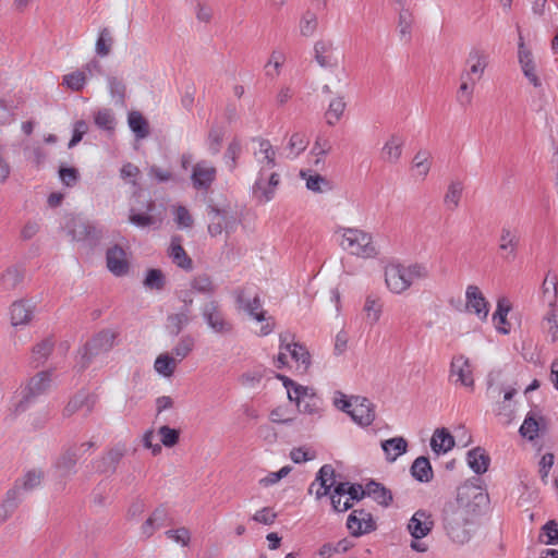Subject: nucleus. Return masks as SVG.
Instances as JSON below:
<instances>
[{"instance_id":"nucleus-51","label":"nucleus","mask_w":558,"mask_h":558,"mask_svg":"<svg viewBox=\"0 0 558 558\" xmlns=\"http://www.w3.org/2000/svg\"><path fill=\"white\" fill-rule=\"evenodd\" d=\"M318 27L317 14L311 10H307L301 16L299 23L300 34L304 37H311L315 34Z\"/></svg>"},{"instance_id":"nucleus-48","label":"nucleus","mask_w":558,"mask_h":558,"mask_svg":"<svg viewBox=\"0 0 558 558\" xmlns=\"http://www.w3.org/2000/svg\"><path fill=\"white\" fill-rule=\"evenodd\" d=\"M476 83L460 76V86L457 92V101L462 108L472 104Z\"/></svg>"},{"instance_id":"nucleus-54","label":"nucleus","mask_w":558,"mask_h":558,"mask_svg":"<svg viewBox=\"0 0 558 558\" xmlns=\"http://www.w3.org/2000/svg\"><path fill=\"white\" fill-rule=\"evenodd\" d=\"M345 106L342 97H336L329 102L326 111V122L328 125H335L341 119Z\"/></svg>"},{"instance_id":"nucleus-30","label":"nucleus","mask_w":558,"mask_h":558,"mask_svg":"<svg viewBox=\"0 0 558 558\" xmlns=\"http://www.w3.org/2000/svg\"><path fill=\"white\" fill-rule=\"evenodd\" d=\"M404 140L398 134H392L381 148V158L389 163H397L402 155Z\"/></svg>"},{"instance_id":"nucleus-5","label":"nucleus","mask_w":558,"mask_h":558,"mask_svg":"<svg viewBox=\"0 0 558 558\" xmlns=\"http://www.w3.org/2000/svg\"><path fill=\"white\" fill-rule=\"evenodd\" d=\"M235 302L239 308L243 310L251 318L258 323L266 322L259 330V336H267L274 330L271 318L266 317V311L259 295L253 293L251 288H242L235 291Z\"/></svg>"},{"instance_id":"nucleus-45","label":"nucleus","mask_w":558,"mask_h":558,"mask_svg":"<svg viewBox=\"0 0 558 558\" xmlns=\"http://www.w3.org/2000/svg\"><path fill=\"white\" fill-rule=\"evenodd\" d=\"M191 322L190 310L182 307L178 313L168 316L170 332L178 336Z\"/></svg>"},{"instance_id":"nucleus-6","label":"nucleus","mask_w":558,"mask_h":558,"mask_svg":"<svg viewBox=\"0 0 558 558\" xmlns=\"http://www.w3.org/2000/svg\"><path fill=\"white\" fill-rule=\"evenodd\" d=\"M51 381V371H41L31 377L22 389L21 399L14 404V412L20 413L25 411L38 397L45 395L50 389Z\"/></svg>"},{"instance_id":"nucleus-61","label":"nucleus","mask_w":558,"mask_h":558,"mask_svg":"<svg viewBox=\"0 0 558 558\" xmlns=\"http://www.w3.org/2000/svg\"><path fill=\"white\" fill-rule=\"evenodd\" d=\"M174 221L180 229H189L193 227L194 219L185 206L178 205L173 207Z\"/></svg>"},{"instance_id":"nucleus-62","label":"nucleus","mask_w":558,"mask_h":558,"mask_svg":"<svg viewBox=\"0 0 558 558\" xmlns=\"http://www.w3.org/2000/svg\"><path fill=\"white\" fill-rule=\"evenodd\" d=\"M292 360L307 368L311 364V356L305 347L299 343H293L290 350L287 351Z\"/></svg>"},{"instance_id":"nucleus-43","label":"nucleus","mask_w":558,"mask_h":558,"mask_svg":"<svg viewBox=\"0 0 558 558\" xmlns=\"http://www.w3.org/2000/svg\"><path fill=\"white\" fill-rule=\"evenodd\" d=\"M128 123L136 138L142 140L148 136L149 128L146 119L138 111H131L128 117Z\"/></svg>"},{"instance_id":"nucleus-21","label":"nucleus","mask_w":558,"mask_h":558,"mask_svg":"<svg viewBox=\"0 0 558 558\" xmlns=\"http://www.w3.org/2000/svg\"><path fill=\"white\" fill-rule=\"evenodd\" d=\"M96 404V396L86 390L77 391L63 409V416L70 417L80 410L90 413Z\"/></svg>"},{"instance_id":"nucleus-63","label":"nucleus","mask_w":558,"mask_h":558,"mask_svg":"<svg viewBox=\"0 0 558 558\" xmlns=\"http://www.w3.org/2000/svg\"><path fill=\"white\" fill-rule=\"evenodd\" d=\"M158 436L160 438L161 444L165 447H169L170 448V447H173L174 445L178 444L179 437H180V433L175 428H171V427H169L167 425H163V426L159 427Z\"/></svg>"},{"instance_id":"nucleus-33","label":"nucleus","mask_w":558,"mask_h":558,"mask_svg":"<svg viewBox=\"0 0 558 558\" xmlns=\"http://www.w3.org/2000/svg\"><path fill=\"white\" fill-rule=\"evenodd\" d=\"M11 314V324L13 326H22L26 325L32 320L33 317V306L28 304V302L21 300L16 301L11 305L10 310Z\"/></svg>"},{"instance_id":"nucleus-40","label":"nucleus","mask_w":558,"mask_h":558,"mask_svg":"<svg viewBox=\"0 0 558 558\" xmlns=\"http://www.w3.org/2000/svg\"><path fill=\"white\" fill-rule=\"evenodd\" d=\"M463 193V184L461 181H452L449 183L444 196V205L450 211L456 210L459 205Z\"/></svg>"},{"instance_id":"nucleus-56","label":"nucleus","mask_w":558,"mask_h":558,"mask_svg":"<svg viewBox=\"0 0 558 558\" xmlns=\"http://www.w3.org/2000/svg\"><path fill=\"white\" fill-rule=\"evenodd\" d=\"M191 288L198 293L209 295L216 291V286L207 274L195 276L191 281Z\"/></svg>"},{"instance_id":"nucleus-29","label":"nucleus","mask_w":558,"mask_h":558,"mask_svg":"<svg viewBox=\"0 0 558 558\" xmlns=\"http://www.w3.org/2000/svg\"><path fill=\"white\" fill-rule=\"evenodd\" d=\"M414 25V15L408 8H400L397 22V32L399 39L403 44H410L412 40Z\"/></svg>"},{"instance_id":"nucleus-28","label":"nucleus","mask_w":558,"mask_h":558,"mask_svg":"<svg viewBox=\"0 0 558 558\" xmlns=\"http://www.w3.org/2000/svg\"><path fill=\"white\" fill-rule=\"evenodd\" d=\"M80 459V453L75 447H69L61 453L54 462V468L61 477H66L75 473V465Z\"/></svg>"},{"instance_id":"nucleus-9","label":"nucleus","mask_w":558,"mask_h":558,"mask_svg":"<svg viewBox=\"0 0 558 558\" xmlns=\"http://www.w3.org/2000/svg\"><path fill=\"white\" fill-rule=\"evenodd\" d=\"M280 182L281 175L278 171H257L251 189L252 196L258 203L266 204L275 198Z\"/></svg>"},{"instance_id":"nucleus-20","label":"nucleus","mask_w":558,"mask_h":558,"mask_svg":"<svg viewBox=\"0 0 558 558\" xmlns=\"http://www.w3.org/2000/svg\"><path fill=\"white\" fill-rule=\"evenodd\" d=\"M125 453V445L118 444L94 462V469L99 473H113Z\"/></svg>"},{"instance_id":"nucleus-35","label":"nucleus","mask_w":558,"mask_h":558,"mask_svg":"<svg viewBox=\"0 0 558 558\" xmlns=\"http://www.w3.org/2000/svg\"><path fill=\"white\" fill-rule=\"evenodd\" d=\"M381 448L386 454L387 461L393 462L407 452L408 441L403 437H393L381 441Z\"/></svg>"},{"instance_id":"nucleus-11","label":"nucleus","mask_w":558,"mask_h":558,"mask_svg":"<svg viewBox=\"0 0 558 558\" xmlns=\"http://www.w3.org/2000/svg\"><path fill=\"white\" fill-rule=\"evenodd\" d=\"M518 62L520 64L523 76L537 90L543 89V81L541 71L537 66L532 51L525 46L523 37L519 36L518 43Z\"/></svg>"},{"instance_id":"nucleus-16","label":"nucleus","mask_w":558,"mask_h":558,"mask_svg":"<svg viewBox=\"0 0 558 558\" xmlns=\"http://www.w3.org/2000/svg\"><path fill=\"white\" fill-rule=\"evenodd\" d=\"M347 527L351 535L357 537L373 532L376 529V522L369 512L364 509H356L349 514Z\"/></svg>"},{"instance_id":"nucleus-44","label":"nucleus","mask_w":558,"mask_h":558,"mask_svg":"<svg viewBox=\"0 0 558 558\" xmlns=\"http://www.w3.org/2000/svg\"><path fill=\"white\" fill-rule=\"evenodd\" d=\"M155 208V203L153 201L147 202L146 205V214L136 213L133 208L130 209L129 221L140 228H146L153 226L157 222L156 218L149 213H151Z\"/></svg>"},{"instance_id":"nucleus-10","label":"nucleus","mask_w":558,"mask_h":558,"mask_svg":"<svg viewBox=\"0 0 558 558\" xmlns=\"http://www.w3.org/2000/svg\"><path fill=\"white\" fill-rule=\"evenodd\" d=\"M208 217L210 220L208 225V232L213 236L221 234L222 231L231 233L240 223L236 213L230 208H218L216 206H209Z\"/></svg>"},{"instance_id":"nucleus-8","label":"nucleus","mask_w":558,"mask_h":558,"mask_svg":"<svg viewBox=\"0 0 558 558\" xmlns=\"http://www.w3.org/2000/svg\"><path fill=\"white\" fill-rule=\"evenodd\" d=\"M487 504V493L478 485L466 483L458 488L457 500L453 505L458 508H464L463 510L473 517Z\"/></svg>"},{"instance_id":"nucleus-31","label":"nucleus","mask_w":558,"mask_h":558,"mask_svg":"<svg viewBox=\"0 0 558 558\" xmlns=\"http://www.w3.org/2000/svg\"><path fill=\"white\" fill-rule=\"evenodd\" d=\"M466 462L474 473L484 474L488 470L490 458L483 448L476 447L468 451Z\"/></svg>"},{"instance_id":"nucleus-58","label":"nucleus","mask_w":558,"mask_h":558,"mask_svg":"<svg viewBox=\"0 0 558 558\" xmlns=\"http://www.w3.org/2000/svg\"><path fill=\"white\" fill-rule=\"evenodd\" d=\"M241 150L242 146L239 140L234 138L229 143L223 155V160L229 171H234L236 168V160L241 154Z\"/></svg>"},{"instance_id":"nucleus-41","label":"nucleus","mask_w":558,"mask_h":558,"mask_svg":"<svg viewBox=\"0 0 558 558\" xmlns=\"http://www.w3.org/2000/svg\"><path fill=\"white\" fill-rule=\"evenodd\" d=\"M44 478V472L41 470H29L21 478L15 481L16 485L20 483V495L22 493H28L37 488Z\"/></svg>"},{"instance_id":"nucleus-57","label":"nucleus","mask_w":558,"mask_h":558,"mask_svg":"<svg viewBox=\"0 0 558 558\" xmlns=\"http://www.w3.org/2000/svg\"><path fill=\"white\" fill-rule=\"evenodd\" d=\"M542 298L548 306H555L557 300V278L554 276L549 278V274L544 279L542 284Z\"/></svg>"},{"instance_id":"nucleus-27","label":"nucleus","mask_w":558,"mask_h":558,"mask_svg":"<svg viewBox=\"0 0 558 558\" xmlns=\"http://www.w3.org/2000/svg\"><path fill=\"white\" fill-rule=\"evenodd\" d=\"M543 423L544 417L541 412L532 410L526 414L522 425L519 428V433L523 438L532 441L538 437V433Z\"/></svg>"},{"instance_id":"nucleus-52","label":"nucleus","mask_w":558,"mask_h":558,"mask_svg":"<svg viewBox=\"0 0 558 558\" xmlns=\"http://www.w3.org/2000/svg\"><path fill=\"white\" fill-rule=\"evenodd\" d=\"M113 38L108 27H104L99 31L98 37L95 45V52L99 57H107L112 48Z\"/></svg>"},{"instance_id":"nucleus-2","label":"nucleus","mask_w":558,"mask_h":558,"mask_svg":"<svg viewBox=\"0 0 558 558\" xmlns=\"http://www.w3.org/2000/svg\"><path fill=\"white\" fill-rule=\"evenodd\" d=\"M429 272L421 263L389 264L385 269V282L390 292L401 294L415 282L425 280Z\"/></svg>"},{"instance_id":"nucleus-4","label":"nucleus","mask_w":558,"mask_h":558,"mask_svg":"<svg viewBox=\"0 0 558 558\" xmlns=\"http://www.w3.org/2000/svg\"><path fill=\"white\" fill-rule=\"evenodd\" d=\"M449 505L444 511V526L450 539L457 544H465L471 538L473 517L469 512Z\"/></svg>"},{"instance_id":"nucleus-53","label":"nucleus","mask_w":558,"mask_h":558,"mask_svg":"<svg viewBox=\"0 0 558 558\" xmlns=\"http://www.w3.org/2000/svg\"><path fill=\"white\" fill-rule=\"evenodd\" d=\"M195 347V339L191 335H183L172 349V354L180 362L184 360Z\"/></svg>"},{"instance_id":"nucleus-59","label":"nucleus","mask_w":558,"mask_h":558,"mask_svg":"<svg viewBox=\"0 0 558 558\" xmlns=\"http://www.w3.org/2000/svg\"><path fill=\"white\" fill-rule=\"evenodd\" d=\"M23 278L21 270L15 267H9L1 276L0 282L4 290L14 289Z\"/></svg>"},{"instance_id":"nucleus-12","label":"nucleus","mask_w":558,"mask_h":558,"mask_svg":"<svg viewBox=\"0 0 558 558\" xmlns=\"http://www.w3.org/2000/svg\"><path fill=\"white\" fill-rule=\"evenodd\" d=\"M253 143L256 146L253 148V157L257 166V171H277L279 166L277 148L267 138L255 137Z\"/></svg>"},{"instance_id":"nucleus-18","label":"nucleus","mask_w":558,"mask_h":558,"mask_svg":"<svg viewBox=\"0 0 558 558\" xmlns=\"http://www.w3.org/2000/svg\"><path fill=\"white\" fill-rule=\"evenodd\" d=\"M450 377L454 378V384H460L468 388H473V371L470 360L460 354L452 357L450 364Z\"/></svg>"},{"instance_id":"nucleus-15","label":"nucleus","mask_w":558,"mask_h":558,"mask_svg":"<svg viewBox=\"0 0 558 558\" xmlns=\"http://www.w3.org/2000/svg\"><path fill=\"white\" fill-rule=\"evenodd\" d=\"M314 59L323 69L333 70L339 64L337 48L330 39H319L314 44Z\"/></svg>"},{"instance_id":"nucleus-34","label":"nucleus","mask_w":558,"mask_h":558,"mask_svg":"<svg viewBox=\"0 0 558 558\" xmlns=\"http://www.w3.org/2000/svg\"><path fill=\"white\" fill-rule=\"evenodd\" d=\"M384 303L380 296L376 294H368L365 299L363 311L366 316V320L371 326L377 324L381 317Z\"/></svg>"},{"instance_id":"nucleus-24","label":"nucleus","mask_w":558,"mask_h":558,"mask_svg":"<svg viewBox=\"0 0 558 558\" xmlns=\"http://www.w3.org/2000/svg\"><path fill=\"white\" fill-rule=\"evenodd\" d=\"M430 515L425 511H416L408 523V531L415 539H421L429 534L433 529Z\"/></svg>"},{"instance_id":"nucleus-13","label":"nucleus","mask_w":558,"mask_h":558,"mask_svg":"<svg viewBox=\"0 0 558 558\" xmlns=\"http://www.w3.org/2000/svg\"><path fill=\"white\" fill-rule=\"evenodd\" d=\"M488 63L489 56L485 50L472 48L465 59V68L460 76L477 83L483 77Z\"/></svg>"},{"instance_id":"nucleus-25","label":"nucleus","mask_w":558,"mask_h":558,"mask_svg":"<svg viewBox=\"0 0 558 558\" xmlns=\"http://www.w3.org/2000/svg\"><path fill=\"white\" fill-rule=\"evenodd\" d=\"M107 267L116 276H123L129 270L124 250L118 245L108 248L106 254Z\"/></svg>"},{"instance_id":"nucleus-42","label":"nucleus","mask_w":558,"mask_h":558,"mask_svg":"<svg viewBox=\"0 0 558 558\" xmlns=\"http://www.w3.org/2000/svg\"><path fill=\"white\" fill-rule=\"evenodd\" d=\"M345 486H348V482H340L335 486L333 490L330 493V502L332 509L336 512H344L352 507L350 498H345V500L342 501V497L345 496Z\"/></svg>"},{"instance_id":"nucleus-3","label":"nucleus","mask_w":558,"mask_h":558,"mask_svg":"<svg viewBox=\"0 0 558 558\" xmlns=\"http://www.w3.org/2000/svg\"><path fill=\"white\" fill-rule=\"evenodd\" d=\"M287 389L288 399L295 402L301 413L308 415H320L322 399L315 393L314 389L300 385L284 375H278Z\"/></svg>"},{"instance_id":"nucleus-60","label":"nucleus","mask_w":558,"mask_h":558,"mask_svg":"<svg viewBox=\"0 0 558 558\" xmlns=\"http://www.w3.org/2000/svg\"><path fill=\"white\" fill-rule=\"evenodd\" d=\"M302 178L306 180L307 190L314 193H323L329 189V182L327 179L320 174H310L305 178V172H301Z\"/></svg>"},{"instance_id":"nucleus-38","label":"nucleus","mask_w":558,"mask_h":558,"mask_svg":"<svg viewBox=\"0 0 558 558\" xmlns=\"http://www.w3.org/2000/svg\"><path fill=\"white\" fill-rule=\"evenodd\" d=\"M20 501V483H17L8 490L5 499L0 505V523L4 522L13 513Z\"/></svg>"},{"instance_id":"nucleus-47","label":"nucleus","mask_w":558,"mask_h":558,"mask_svg":"<svg viewBox=\"0 0 558 558\" xmlns=\"http://www.w3.org/2000/svg\"><path fill=\"white\" fill-rule=\"evenodd\" d=\"M335 484V469L330 464H324L317 472L315 481L308 487V494H313L316 485L327 486L331 489Z\"/></svg>"},{"instance_id":"nucleus-49","label":"nucleus","mask_w":558,"mask_h":558,"mask_svg":"<svg viewBox=\"0 0 558 558\" xmlns=\"http://www.w3.org/2000/svg\"><path fill=\"white\" fill-rule=\"evenodd\" d=\"M169 256L172 262L182 269L190 270L192 268V259L187 256L182 245L173 240L170 245Z\"/></svg>"},{"instance_id":"nucleus-1","label":"nucleus","mask_w":558,"mask_h":558,"mask_svg":"<svg viewBox=\"0 0 558 558\" xmlns=\"http://www.w3.org/2000/svg\"><path fill=\"white\" fill-rule=\"evenodd\" d=\"M335 234L338 238L339 246L351 255L371 259L376 258L379 254L373 234L363 229L338 227Z\"/></svg>"},{"instance_id":"nucleus-50","label":"nucleus","mask_w":558,"mask_h":558,"mask_svg":"<svg viewBox=\"0 0 558 558\" xmlns=\"http://www.w3.org/2000/svg\"><path fill=\"white\" fill-rule=\"evenodd\" d=\"M177 361L174 356L162 353L155 361V371L163 377H171L175 371Z\"/></svg>"},{"instance_id":"nucleus-26","label":"nucleus","mask_w":558,"mask_h":558,"mask_svg":"<svg viewBox=\"0 0 558 558\" xmlns=\"http://www.w3.org/2000/svg\"><path fill=\"white\" fill-rule=\"evenodd\" d=\"M520 243V236L517 230L510 227H502L499 236V250L506 252L504 256L507 260H513L517 256V250Z\"/></svg>"},{"instance_id":"nucleus-7","label":"nucleus","mask_w":558,"mask_h":558,"mask_svg":"<svg viewBox=\"0 0 558 558\" xmlns=\"http://www.w3.org/2000/svg\"><path fill=\"white\" fill-rule=\"evenodd\" d=\"M201 313L205 324L214 333L229 336L233 332V324L218 301L211 300L203 304Z\"/></svg>"},{"instance_id":"nucleus-22","label":"nucleus","mask_w":558,"mask_h":558,"mask_svg":"<svg viewBox=\"0 0 558 558\" xmlns=\"http://www.w3.org/2000/svg\"><path fill=\"white\" fill-rule=\"evenodd\" d=\"M466 310L477 315L480 319H486L489 308L488 303L476 286H468L465 290Z\"/></svg>"},{"instance_id":"nucleus-19","label":"nucleus","mask_w":558,"mask_h":558,"mask_svg":"<svg viewBox=\"0 0 558 558\" xmlns=\"http://www.w3.org/2000/svg\"><path fill=\"white\" fill-rule=\"evenodd\" d=\"M361 426H369L375 420L373 403L364 397H353V405L349 414Z\"/></svg>"},{"instance_id":"nucleus-14","label":"nucleus","mask_w":558,"mask_h":558,"mask_svg":"<svg viewBox=\"0 0 558 558\" xmlns=\"http://www.w3.org/2000/svg\"><path fill=\"white\" fill-rule=\"evenodd\" d=\"M116 338L117 333L111 330H101L94 336L84 345L82 357L86 361L83 363L82 367H85L94 355L111 350L114 345Z\"/></svg>"},{"instance_id":"nucleus-37","label":"nucleus","mask_w":558,"mask_h":558,"mask_svg":"<svg viewBox=\"0 0 558 558\" xmlns=\"http://www.w3.org/2000/svg\"><path fill=\"white\" fill-rule=\"evenodd\" d=\"M53 345L52 338H46L33 347L31 363L34 367H38L47 361L53 350Z\"/></svg>"},{"instance_id":"nucleus-17","label":"nucleus","mask_w":558,"mask_h":558,"mask_svg":"<svg viewBox=\"0 0 558 558\" xmlns=\"http://www.w3.org/2000/svg\"><path fill=\"white\" fill-rule=\"evenodd\" d=\"M217 170L207 160H201L192 169L191 180L194 189L207 191L216 180Z\"/></svg>"},{"instance_id":"nucleus-39","label":"nucleus","mask_w":558,"mask_h":558,"mask_svg":"<svg viewBox=\"0 0 558 558\" xmlns=\"http://www.w3.org/2000/svg\"><path fill=\"white\" fill-rule=\"evenodd\" d=\"M411 474L421 483L430 482L433 478V469L429 460L426 457L416 458L412 463Z\"/></svg>"},{"instance_id":"nucleus-46","label":"nucleus","mask_w":558,"mask_h":558,"mask_svg":"<svg viewBox=\"0 0 558 558\" xmlns=\"http://www.w3.org/2000/svg\"><path fill=\"white\" fill-rule=\"evenodd\" d=\"M308 145V138L304 133L295 132L291 135L288 146H287V157L290 159H295L300 154H302Z\"/></svg>"},{"instance_id":"nucleus-36","label":"nucleus","mask_w":558,"mask_h":558,"mask_svg":"<svg viewBox=\"0 0 558 558\" xmlns=\"http://www.w3.org/2000/svg\"><path fill=\"white\" fill-rule=\"evenodd\" d=\"M365 493L367 497H371L378 505L384 507H388L392 501L391 492L375 481H371L365 485Z\"/></svg>"},{"instance_id":"nucleus-64","label":"nucleus","mask_w":558,"mask_h":558,"mask_svg":"<svg viewBox=\"0 0 558 558\" xmlns=\"http://www.w3.org/2000/svg\"><path fill=\"white\" fill-rule=\"evenodd\" d=\"M107 82L111 97L122 104L125 97L124 83L116 76H108Z\"/></svg>"},{"instance_id":"nucleus-23","label":"nucleus","mask_w":558,"mask_h":558,"mask_svg":"<svg viewBox=\"0 0 558 558\" xmlns=\"http://www.w3.org/2000/svg\"><path fill=\"white\" fill-rule=\"evenodd\" d=\"M69 233L74 241H87L89 243L98 240L100 234L99 230L94 223L81 219H73L72 227L69 229Z\"/></svg>"},{"instance_id":"nucleus-32","label":"nucleus","mask_w":558,"mask_h":558,"mask_svg":"<svg viewBox=\"0 0 558 558\" xmlns=\"http://www.w3.org/2000/svg\"><path fill=\"white\" fill-rule=\"evenodd\" d=\"M454 446V439L446 428H438L430 439V448L437 454L447 453Z\"/></svg>"},{"instance_id":"nucleus-55","label":"nucleus","mask_w":558,"mask_h":558,"mask_svg":"<svg viewBox=\"0 0 558 558\" xmlns=\"http://www.w3.org/2000/svg\"><path fill=\"white\" fill-rule=\"evenodd\" d=\"M86 84L85 71L76 70L69 74H65L62 78V85L73 92H80Z\"/></svg>"}]
</instances>
